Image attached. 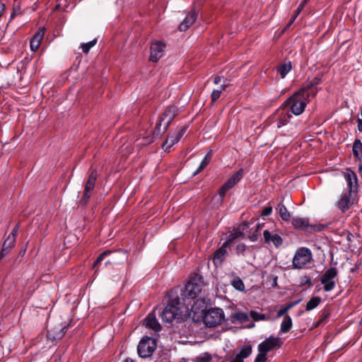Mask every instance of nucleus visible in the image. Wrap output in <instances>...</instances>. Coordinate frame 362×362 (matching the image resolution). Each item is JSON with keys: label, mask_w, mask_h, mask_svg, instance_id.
Here are the masks:
<instances>
[{"label": "nucleus", "mask_w": 362, "mask_h": 362, "mask_svg": "<svg viewBox=\"0 0 362 362\" xmlns=\"http://www.w3.org/2000/svg\"><path fill=\"white\" fill-rule=\"evenodd\" d=\"M171 298L162 312V320L166 323H171L175 320L182 319L188 314L187 303L178 296L177 290L170 291Z\"/></svg>", "instance_id": "f257e3e1"}, {"label": "nucleus", "mask_w": 362, "mask_h": 362, "mask_svg": "<svg viewBox=\"0 0 362 362\" xmlns=\"http://www.w3.org/2000/svg\"><path fill=\"white\" fill-rule=\"evenodd\" d=\"M310 93L305 92V89H300L285 100L281 106L282 110L290 111L296 116L301 115L310 102Z\"/></svg>", "instance_id": "f03ea898"}, {"label": "nucleus", "mask_w": 362, "mask_h": 362, "mask_svg": "<svg viewBox=\"0 0 362 362\" xmlns=\"http://www.w3.org/2000/svg\"><path fill=\"white\" fill-rule=\"evenodd\" d=\"M205 285L202 277H194L187 281L184 288H176L178 296L187 303V305L191 303L194 299L205 295Z\"/></svg>", "instance_id": "7ed1b4c3"}, {"label": "nucleus", "mask_w": 362, "mask_h": 362, "mask_svg": "<svg viewBox=\"0 0 362 362\" xmlns=\"http://www.w3.org/2000/svg\"><path fill=\"white\" fill-rule=\"evenodd\" d=\"M283 341L281 338L270 336L259 344L257 346L258 354L254 362H267L268 360L267 354L281 346Z\"/></svg>", "instance_id": "20e7f679"}, {"label": "nucleus", "mask_w": 362, "mask_h": 362, "mask_svg": "<svg viewBox=\"0 0 362 362\" xmlns=\"http://www.w3.org/2000/svg\"><path fill=\"white\" fill-rule=\"evenodd\" d=\"M225 314L219 308H210L205 311L203 322L206 327H215L220 325L224 320Z\"/></svg>", "instance_id": "39448f33"}, {"label": "nucleus", "mask_w": 362, "mask_h": 362, "mask_svg": "<svg viewBox=\"0 0 362 362\" xmlns=\"http://www.w3.org/2000/svg\"><path fill=\"white\" fill-rule=\"evenodd\" d=\"M313 260V254L310 249L307 247L298 248L293 256L292 266L293 269H302L305 265L310 263Z\"/></svg>", "instance_id": "423d86ee"}, {"label": "nucleus", "mask_w": 362, "mask_h": 362, "mask_svg": "<svg viewBox=\"0 0 362 362\" xmlns=\"http://www.w3.org/2000/svg\"><path fill=\"white\" fill-rule=\"evenodd\" d=\"M157 346L156 340L146 337L143 338L137 346L138 354L140 357L146 358L152 356Z\"/></svg>", "instance_id": "0eeeda50"}, {"label": "nucleus", "mask_w": 362, "mask_h": 362, "mask_svg": "<svg viewBox=\"0 0 362 362\" xmlns=\"http://www.w3.org/2000/svg\"><path fill=\"white\" fill-rule=\"evenodd\" d=\"M338 274L337 269L335 267H330L327 269L320 278V282L323 285V288L325 291H331L335 287L336 281L335 278Z\"/></svg>", "instance_id": "6e6552de"}, {"label": "nucleus", "mask_w": 362, "mask_h": 362, "mask_svg": "<svg viewBox=\"0 0 362 362\" xmlns=\"http://www.w3.org/2000/svg\"><path fill=\"white\" fill-rule=\"evenodd\" d=\"M354 195L351 190H344L339 199L336 202V206L341 213L347 211L354 204Z\"/></svg>", "instance_id": "1a4fd4ad"}, {"label": "nucleus", "mask_w": 362, "mask_h": 362, "mask_svg": "<svg viewBox=\"0 0 362 362\" xmlns=\"http://www.w3.org/2000/svg\"><path fill=\"white\" fill-rule=\"evenodd\" d=\"M209 302V298H208L205 295H201L200 297L194 299L191 301V303L189 304L188 313L192 312L196 314L199 312L202 313L205 311Z\"/></svg>", "instance_id": "9d476101"}, {"label": "nucleus", "mask_w": 362, "mask_h": 362, "mask_svg": "<svg viewBox=\"0 0 362 362\" xmlns=\"http://www.w3.org/2000/svg\"><path fill=\"white\" fill-rule=\"evenodd\" d=\"M165 48V44L161 41L152 42L149 60L152 62H157L163 56Z\"/></svg>", "instance_id": "9b49d317"}, {"label": "nucleus", "mask_w": 362, "mask_h": 362, "mask_svg": "<svg viewBox=\"0 0 362 362\" xmlns=\"http://www.w3.org/2000/svg\"><path fill=\"white\" fill-rule=\"evenodd\" d=\"M291 223L296 229L300 230H307L308 227H310L314 230L320 231L323 228L320 226L310 225L308 218L304 217H293Z\"/></svg>", "instance_id": "f8f14e48"}, {"label": "nucleus", "mask_w": 362, "mask_h": 362, "mask_svg": "<svg viewBox=\"0 0 362 362\" xmlns=\"http://www.w3.org/2000/svg\"><path fill=\"white\" fill-rule=\"evenodd\" d=\"M178 113V107L174 105H170L165 110L160 119L163 121L166 120L164 126V131H166L170 125L172 121Z\"/></svg>", "instance_id": "ddd939ff"}, {"label": "nucleus", "mask_w": 362, "mask_h": 362, "mask_svg": "<svg viewBox=\"0 0 362 362\" xmlns=\"http://www.w3.org/2000/svg\"><path fill=\"white\" fill-rule=\"evenodd\" d=\"M96 179L97 172L95 170H92L85 185L83 197V199L81 200L83 202V204H86L87 200L90 198V193L95 187Z\"/></svg>", "instance_id": "4468645a"}, {"label": "nucleus", "mask_w": 362, "mask_h": 362, "mask_svg": "<svg viewBox=\"0 0 362 362\" xmlns=\"http://www.w3.org/2000/svg\"><path fill=\"white\" fill-rule=\"evenodd\" d=\"M252 352V347L250 344L243 345L237 354L232 355L228 359V362H244V359L249 357Z\"/></svg>", "instance_id": "2eb2a0df"}, {"label": "nucleus", "mask_w": 362, "mask_h": 362, "mask_svg": "<svg viewBox=\"0 0 362 362\" xmlns=\"http://www.w3.org/2000/svg\"><path fill=\"white\" fill-rule=\"evenodd\" d=\"M187 131L186 127H182L177 133L169 136L165 143L163 144V148L165 151L169 150L173 145L180 141L181 138L185 134Z\"/></svg>", "instance_id": "dca6fc26"}, {"label": "nucleus", "mask_w": 362, "mask_h": 362, "mask_svg": "<svg viewBox=\"0 0 362 362\" xmlns=\"http://www.w3.org/2000/svg\"><path fill=\"white\" fill-rule=\"evenodd\" d=\"M230 241V240L226 241L223 245L214 252V262L216 266H220L228 255L226 247Z\"/></svg>", "instance_id": "f3484780"}, {"label": "nucleus", "mask_w": 362, "mask_h": 362, "mask_svg": "<svg viewBox=\"0 0 362 362\" xmlns=\"http://www.w3.org/2000/svg\"><path fill=\"white\" fill-rule=\"evenodd\" d=\"M344 178L349 187L346 190H351V193L355 194V189H356L358 187V178L356 174L351 170H347L344 173Z\"/></svg>", "instance_id": "a211bd4d"}, {"label": "nucleus", "mask_w": 362, "mask_h": 362, "mask_svg": "<svg viewBox=\"0 0 362 362\" xmlns=\"http://www.w3.org/2000/svg\"><path fill=\"white\" fill-rule=\"evenodd\" d=\"M263 235L266 243H272L276 247H280L283 243V239L276 233H272L266 230L264 231Z\"/></svg>", "instance_id": "6ab92c4d"}, {"label": "nucleus", "mask_w": 362, "mask_h": 362, "mask_svg": "<svg viewBox=\"0 0 362 362\" xmlns=\"http://www.w3.org/2000/svg\"><path fill=\"white\" fill-rule=\"evenodd\" d=\"M144 324L147 328L151 329L154 332L160 330V325L156 319V315L154 311L150 313L144 320Z\"/></svg>", "instance_id": "aec40b11"}, {"label": "nucleus", "mask_w": 362, "mask_h": 362, "mask_svg": "<svg viewBox=\"0 0 362 362\" xmlns=\"http://www.w3.org/2000/svg\"><path fill=\"white\" fill-rule=\"evenodd\" d=\"M197 14L194 11L189 13L182 23L179 25L180 31H185L189 28L197 20Z\"/></svg>", "instance_id": "412c9836"}, {"label": "nucleus", "mask_w": 362, "mask_h": 362, "mask_svg": "<svg viewBox=\"0 0 362 362\" xmlns=\"http://www.w3.org/2000/svg\"><path fill=\"white\" fill-rule=\"evenodd\" d=\"M321 81L322 79L320 77L315 76L310 81L309 83L305 85L300 89H305V92L309 93L310 96H315L317 93V89L315 88V86L320 84L321 83Z\"/></svg>", "instance_id": "4be33fe9"}, {"label": "nucleus", "mask_w": 362, "mask_h": 362, "mask_svg": "<svg viewBox=\"0 0 362 362\" xmlns=\"http://www.w3.org/2000/svg\"><path fill=\"white\" fill-rule=\"evenodd\" d=\"M243 175V169L240 168L236 173L233 174L226 183V188L232 189L242 179Z\"/></svg>", "instance_id": "5701e85b"}, {"label": "nucleus", "mask_w": 362, "mask_h": 362, "mask_svg": "<svg viewBox=\"0 0 362 362\" xmlns=\"http://www.w3.org/2000/svg\"><path fill=\"white\" fill-rule=\"evenodd\" d=\"M292 325L291 317L288 315H285L281 324L280 332L284 334L288 332L292 328Z\"/></svg>", "instance_id": "b1692460"}, {"label": "nucleus", "mask_w": 362, "mask_h": 362, "mask_svg": "<svg viewBox=\"0 0 362 362\" xmlns=\"http://www.w3.org/2000/svg\"><path fill=\"white\" fill-rule=\"evenodd\" d=\"M353 155L354 156L358 159L361 160L362 158V143L359 139H356L353 144L352 148Z\"/></svg>", "instance_id": "393cba45"}, {"label": "nucleus", "mask_w": 362, "mask_h": 362, "mask_svg": "<svg viewBox=\"0 0 362 362\" xmlns=\"http://www.w3.org/2000/svg\"><path fill=\"white\" fill-rule=\"evenodd\" d=\"M276 210L282 220L288 221L291 218V214L282 203L278 204Z\"/></svg>", "instance_id": "a878e982"}, {"label": "nucleus", "mask_w": 362, "mask_h": 362, "mask_svg": "<svg viewBox=\"0 0 362 362\" xmlns=\"http://www.w3.org/2000/svg\"><path fill=\"white\" fill-rule=\"evenodd\" d=\"M230 284L238 291H245V287L243 280L237 276H233V279L230 281Z\"/></svg>", "instance_id": "bb28decb"}, {"label": "nucleus", "mask_w": 362, "mask_h": 362, "mask_svg": "<svg viewBox=\"0 0 362 362\" xmlns=\"http://www.w3.org/2000/svg\"><path fill=\"white\" fill-rule=\"evenodd\" d=\"M291 69H292L291 62H288L284 63V64L279 66L277 67V71L280 74L281 78H283L291 70Z\"/></svg>", "instance_id": "cd10ccee"}, {"label": "nucleus", "mask_w": 362, "mask_h": 362, "mask_svg": "<svg viewBox=\"0 0 362 362\" xmlns=\"http://www.w3.org/2000/svg\"><path fill=\"white\" fill-rule=\"evenodd\" d=\"M283 111L284 112L281 114L279 119H278L277 122L278 128H280L288 124L289 119L291 117V115H289L288 111H287L286 110Z\"/></svg>", "instance_id": "c85d7f7f"}, {"label": "nucleus", "mask_w": 362, "mask_h": 362, "mask_svg": "<svg viewBox=\"0 0 362 362\" xmlns=\"http://www.w3.org/2000/svg\"><path fill=\"white\" fill-rule=\"evenodd\" d=\"M14 238L13 236H8V238L5 240L3 244V247L1 251L5 252V254H7L10 249H11L15 244Z\"/></svg>", "instance_id": "c756f323"}, {"label": "nucleus", "mask_w": 362, "mask_h": 362, "mask_svg": "<svg viewBox=\"0 0 362 362\" xmlns=\"http://www.w3.org/2000/svg\"><path fill=\"white\" fill-rule=\"evenodd\" d=\"M211 160V153L209 152L202 160L199 166L197 169V170L193 173L194 175H197L200 172H202L209 163Z\"/></svg>", "instance_id": "7c9ffc66"}, {"label": "nucleus", "mask_w": 362, "mask_h": 362, "mask_svg": "<svg viewBox=\"0 0 362 362\" xmlns=\"http://www.w3.org/2000/svg\"><path fill=\"white\" fill-rule=\"evenodd\" d=\"M321 303V298L318 296L313 297L306 304V311H310L317 308Z\"/></svg>", "instance_id": "2f4dec72"}, {"label": "nucleus", "mask_w": 362, "mask_h": 362, "mask_svg": "<svg viewBox=\"0 0 362 362\" xmlns=\"http://www.w3.org/2000/svg\"><path fill=\"white\" fill-rule=\"evenodd\" d=\"M233 318L240 323H245L247 322L249 320V317L247 313L244 312H237L235 313Z\"/></svg>", "instance_id": "473e14b6"}, {"label": "nucleus", "mask_w": 362, "mask_h": 362, "mask_svg": "<svg viewBox=\"0 0 362 362\" xmlns=\"http://www.w3.org/2000/svg\"><path fill=\"white\" fill-rule=\"evenodd\" d=\"M330 313L328 310H323L319 320L315 325V327H319L320 325L325 323Z\"/></svg>", "instance_id": "72a5a7b5"}, {"label": "nucleus", "mask_w": 362, "mask_h": 362, "mask_svg": "<svg viewBox=\"0 0 362 362\" xmlns=\"http://www.w3.org/2000/svg\"><path fill=\"white\" fill-rule=\"evenodd\" d=\"M226 85H221L220 90H214L211 93V102L214 103L221 96L222 91H223L226 88Z\"/></svg>", "instance_id": "f704fd0d"}, {"label": "nucleus", "mask_w": 362, "mask_h": 362, "mask_svg": "<svg viewBox=\"0 0 362 362\" xmlns=\"http://www.w3.org/2000/svg\"><path fill=\"white\" fill-rule=\"evenodd\" d=\"M45 33V27L40 28L37 30V32L35 33V35L32 37V38L37 40V42L41 43V41L44 37Z\"/></svg>", "instance_id": "c9c22d12"}, {"label": "nucleus", "mask_w": 362, "mask_h": 362, "mask_svg": "<svg viewBox=\"0 0 362 362\" xmlns=\"http://www.w3.org/2000/svg\"><path fill=\"white\" fill-rule=\"evenodd\" d=\"M97 42V39H94L87 43H84L81 45V47L83 50V52L86 54L88 53L90 48H92Z\"/></svg>", "instance_id": "e433bc0d"}, {"label": "nucleus", "mask_w": 362, "mask_h": 362, "mask_svg": "<svg viewBox=\"0 0 362 362\" xmlns=\"http://www.w3.org/2000/svg\"><path fill=\"white\" fill-rule=\"evenodd\" d=\"M112 253V251L111 250H106V251H104L103 252H102L98 257V258L96 259L95 262H94V264H93V267H97V265L101 262L105 257L108 256L109 255H110Z\"/></svg>", "instance_id": "4c0bfd02"}, {"label": "nucleus", "mask_w": 362, "mask_h": 362, "mask_svg": "<svg viewBox=\"0 0 362 362\" xmlns=\"http://www.w3.org/2000/svg\"><path fill=\"white\" fill-rule=\"evenodd\" d=\"M229 189L228 188H226V185H224V184L222 185V187L219 189L218 190V196H219V198H218V204H221V203L223 202V198L226 194V192L228 191Z\"/></svg>", "instance_id": "58836bf2"}, {"label": "nucleus", "mask_w": 362, "mask_h": 362, "mask_svg": "<svg viewBox=\"0 0 362 362\" xmlns=\"http://www.w3.org/2000/svg\"><path fill=\"white\" fill-rule=\"evenodd\" d=\"M67 329H68V327L64 326L60 329V331L59 332H57L56 334H53V335H52L53 339H54V340L61 339L66 334Z\"/></svg>", "instance_id": "ea45409f"}, {"label": "nucleus", "mask_w": 362, "mask_h": 362, "mask_svg": "<svg viewBox=\"0 0 362 362\" xmlns=\"http://www.w3.org/2000/svg\"><path fill=\"white\" fill-rule=\"evenodd\" d=\"M162 122H163V121L159 118V120L156 124V128H155V130L153 132L154 135H156V136L160 135L161 134H163L165 132L164 130L163 132L161 131Z\"/></svg>", "instance_id": "a19ab883"}, {"label": "nucleus", "mask_w": 362, "mask_h": 362, "mask_svg": "<svg viewBox=\"0 0 362 362\" xmlns=\"http://www.w3.org/2000/svg\"><path fill=\"white\" fill-rule=\"evenodd\" d=\"M250 317L255 321L262 320L264 319V315L263 314L259 313L255 311L250 312Z\"/></svg>", "instance_id": "79ce46f5"}, {"label": "nucleus", "mask_w": 362, "mask_h": 362, "mask_svg": "<svg viewBox=\"0 0 362 362\" xmlns=\"http://www.w3.org/2000/svg\"><path fill=\"white\" fill-rule=\"evenodd\" d=\"M21 13V6H20V4L18 3L17 4H14L13 6V12L11 15V18L13 19L14 18V17L18 14Z\"/></svg>", "instance_id": "37998d69"}, {"label": "nucleus", "mask_w": 362, "mask_h": 362, "mask_svg": "<svg viewBox=\"0 0 362 362\" xmlns=\"http://www.w3.org/2000/svg\"><path fill=\"white\" fill-rule=\"evenodd\" d=\"M40 45V42H37V40H36L31 38L30 42V49L32 51H34V52L37 51V49L39 48Z\"/></svg>", "instance_id": "c03bdc74"}, {"label": "nucleus", "mask_w": 362, "mask_h": 362, "mask_svg": "<svg viewBox=\"0 0 362 362\" xmlns=\"http://www.w3.org/2000/svg\"><path fill=\"white\" fill-rule=\"evenodd\" d=\"M272 211H273V208L272 206H267L263 209V210L261 213V215L265 216H269L270 214H272Z\"/></svg>", "instance_id": "a18cd8bd"}, {"label": "nucleus", "mask_w": 362, "mask_h": 362, "mask_svg": "<svg viewBox=\"0 0 362 362\" xmlns=\"http://www.w3.org/2000/svg\"><path fill=\"white\" fill-rule=\"evenodd\" d=\"M308 0H303L298 6L297 9L295 11V14L299 15L301 11L304 8L305 5L306 4Z\"/></svg>", "instance_id": "49530a36"}, {"label": "nucleus", "mask_w": 362, "mask_h": 362, "mask_svg": "<svg viewBox=\"0 0 362 362\" xmlns=\"http://www.w3.org/2000/svg\"><path fill=\"white\" fill-rule=\"evenodd\" d=\"M246 245L244 243H239L236 246V251L238 253H243L245 252Z\"/></svg>", "instance_id": "de8ad7c7"}, {"label": "nucleus", "mask_w": 362, "mask_h": 362, "mask_svg": "<svg viewBox=\"0 0 362 362\" xmlns=\"http://www.w3.org/2000/svg\"><path fill=\"white\" fill-rule=\"evenodd\" d=\"M18 228H19V225L17 224L14 227V228L13 229L12 232L11 233V234L8 236H13V238H14V239H16V236L17 235V233H18Z\"/></svg>", "instance_id": "09e8293b"}, {"label": "nucleus", "mask_w": 362, "mask_h": 362, "mask_svg": "<svg viewBox=\"0 0 362 362\" xmlns=\"http://www.w3.org/2000/svg\"><path fill=\"white\" fill-rule=\"evenodd\" d=\"M287 312L286 311L285 308L283 307V308H281L278 311H277V317H280L283 315H284Z\"/></svg>", "instance_id": "8fccbe9b"}, {"label": "nucleus", "mask_w": 362, "mask_h": 362, "mask_svg": "<svg viewBox=\"0 0 362 362\" xmlns=\"http://www.w3.org/2000/svg\"><path fill=\"white\" fill-rule=\"evenodd\" d=\"M358 129L362 132V119H357Z\"/></svg>", "instance_id": "3c124183"}, {"label": "nucleus", "mask_w": 362, "mask_h": 362, "mask_svg": "<svg viewBox=\"0 0 362 362\" xmlns=\"http://www.w3.org/2000/svg\"><path fill=\"white\" fill-rule=\"evenodd\" d=\"M4 10H5V5L3 3L0 2V17L2 16Z\"/></svg>", "instance_id": "603ef678"}, {"label": "nucleus", "mask_w": 362, "mask_h": 362, "mask_svg": "<svg viewBox=\"0 0 362 362\" xmlns=\"http://www.w3.org/2000/svg\"><path fill=\"white\" fill-rule=\"evenodd\" d=\"M221 76H216V77L214 78V83L215 84H218V83L221 82Z\"/></svg>", "instance_id": "864d4df0"}, {"label": "nucleus", "mask_w": 362, "mask_h": 362, "mask_svg": "<svg viewBox=\"0 0 362 362\" xmlns=\"http://www.w3.org/2000/svg\"><path fill=\"white\" fill-rule=\"evenodd\" d=\"M300 302V300H298L296 301H293V302H291V303H288V305H289V306L291 308L293 306H296V305H298Z\"/></svg>", "instance_id": "5fc2aeb1"}, {"label": "nucleus", "mask_w": 362, "mask_h": 362, "mask_svg": "<svg viewBox=\"0 0 362 362\" xmlns=\"http://www.w3.org/2000/svg\"><path fill=\"white\" fill-rule=\"evenodd\" d=\"M211 356H206V358H204L203 359V361H204V362H208V361H211Z\"/></svg>", "instance_id": "6e6d98bb"}, {"label": "nucleus", "mask_w": 362, "mask_h": 362, "mask_svg": "<svg viewBox=\"0 0 362 362\" xmlns=\"http://www.w3.org/2000/svg\"><path fill=\"white\" fill-rule=\"evenodd\" d=\"M5 252L1 251L0 252V261L2 259V258L5 256Z\"/></svg>", "instance_id": "4d7b16f0"}, {"label": "nucleus", "mask_w": 362, "mask_h": 362, "mask_svg": "<svg viewBox=\"0 0 362 362\" xmlns=\"http://www.w3.org/2000/svg\"><path fill=\"white\" fill-rule=\"evenodd\" d=\"M298 15L296 14H293V17L291 18V19L290 21H292L293 22H294V21L296 19Z\"/></svg>", "instance_id": "13d9d810"}, {"label": "nucleus", "mask_w": 362, "mask_h": 362, "mask_svg": "<svg viewBox=\"0 0 362 362\" xmlns=\"http://www.w3.org/2000/svg\"><path fill=\"white\" fill-rule=\"evenodd\" d=\"M298 15L296 14H293V17L291 18V19L290 21H292L293 22H294V21L296 19Z\"/></svg>", "instance_id": "bf43d9fd"}, {"label": "nucleus", "mask_w": 362, "mask_h": 362, "mask_svg": "<svg viewBox=\"0 0 362 362\" xmlns=\"http://www.w3.org/2000/svg\"><path fill=\"white\" fill-rule=\"evenodd\" d=\"M298 15L296 14H293V17L291 18V19L290 21H292L293 22H294V21L296 19Z\"/></svg>", "instance_id": "052dcab7"}, {"label": "nucleus", "mask_w": 362, "mask_h": 362, "mask_svg": "<svg viewBox=\"0 0 362 362\" xmlns=\"http://www.w3.org/2000/svg\"><path fill=\"white\" fill-rule=\"evenodd\" d=\"M284 308H285L286 312H288L291 309V307L289 306L288 304L284 306Z\"/></svg>", "instance_id": "680f3d73"}, {"label": "nucleus", "mask_w": 362, "mask_h": 362, "mask_svg": "<svg viewBox=\"0 0 362 362\" xmlns=\"http://www.w3.org/2000/svg\"><path fill=\"white\" fill-rule=\"evenodd\" d=\"M123 362H134V361L132 359H130V358H127Z\"/></svg>", "instance_id": "e2e57ef3"}, {"label": "nucleus", "mask_w": 362, "mask_h": 362, "mask_svg": "<svg viewBox=\"0 0 362 362\" xmlns=\"http://www.w3.org/2000/svg\"><path fill=\"white\" fill-rule=\"evenodd\" d=\"M293 22L292 21H290L287 25V26H290Z\"/></svg>", "instance_id": "0e129e2a"}, {"label": "nucleus", "mask_w": 362, "mask_h": 362, "mask_svg": "<svg viewBox=\"0 0 362 362\" xmlns=\"http://www.w3.org/2000/svg\"><path fill=\"white\" fill-rule=\"evenodd\" d=\"M256 240L255 237H252V241H254V240Z\"/></svg>", "instance_id": "69168bd1"}, {"label": "nucleus", "mask_w": 362, "mask_h": 362, "mask_svg": "<svg viewBox=\"0 0 362 362\" xmlns=\"http://www.w3.org/2000/svg\"><path fill=\"white\" fill-rule=\"evenodd\" d=\"M256 240L255 237H252V241H254V240Z\"/></svg>", "instance_id": "338daca9"}, {"label": "nucleus", "mask_w": 362, "mask_h": 362, "mask_svg": "<svg viewBox=\"0 0 362 362\" xmlns=\"http://www.w3.org/2000/svg\"><path fill=\"white\" fill-rule=\"evenodd\" d=\"M361 118H358V119H362V110H361Z\"/></svg>", "instance_id": "774afa93"}]
</instances>
